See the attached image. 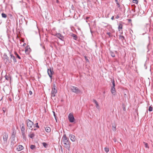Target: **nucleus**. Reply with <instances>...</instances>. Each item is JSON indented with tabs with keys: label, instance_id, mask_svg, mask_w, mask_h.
<instances>
[{
	"label": "nucleus",
	"instance_id": "9b49d317",
	"mask_svg": "<svg viewBox=\"0 0 153 153\" xmlns=\"http://www.w3.org/2000/svg\"><path fill=\"white\" fill-rule=\"evenodd\" d=\"M72 142H74L76 140V138L75 136L73 134H70L69 136Z\"/></svg>",
	"mask_w": 153,
	"mask_h": 153
},
{
	"label": "nucleus",
	"instance_id": "79ce46f5",
	"mask_svg": "<svg viewBox=\"0 0 153 153\" xmlns=\"http://www.w3.org/2000/svg\"><path fill=\"white\" fill-rule=\"evenodd\" d=\"M29 93L30 95H32L33 94L32 92L31 91H29Z\"/></svg>",
	"mask_w": 153,
	"mask_h": 153
},
{
	"label": "nucleus",
	"instance_id": "4be33fe9",
	"mask_svg": "<svg viewBox=\"0 0 153 153\" xmlns=\"http://www.w3.org/2000/svg\"><path fill=\"white\" fill-rule=\"evenodd\" d=\"M123 28V25L121 24H120L118 26V29L119 30H120L122 29Z\"/></svg>",
	"mask_w": 153,
	"mask_h": 153
},
{
	"label": "nucleus",
	"instance_id": "7ed1b4c3",
	"mask_svg": "<svg viewBox=\"0 0 153 153\" xmlns=\"http://www.w3.org/2000/svg\"><path fill=\"white\" fill-rule=\"evenodd\" d=\"M27 126L29 129L32 128L33 125V123L29 119H27L26 120Z\"/></svg>",
	"mask_w": 153,
	"mask_h": 153
},
{
	"label": "nucleus",
	"instance_id": "c9c22d12",
	"mask_svg": "<svg viewBox=\"0 0 153 153\" xmlns=\"http://www.w3.org/2000/svg\"><path fill=\"white\" fill-rule=\"evenodd\" d=\"M53 115H54V117H55V120H56V121L57 122V119L56 118V116L55 114V112L54 111H53Z\"/></svg>",
	"mask_w": 153,
	"mask_h": 153
},
{
	"label": "nucleus",
	"instance_id": "f704fd0d",
	"mask_svg": "<svg viewBox=\"0 0 153 153\" xmlns=\"http://www.w3.org/2000/svg\"><path fill=\"white\" fill-rule=\"evenodd\" d=\"M5 78L7 80H8L9 79V76H7V75H5Z\"/></svg>",
	"mask_w": 153,
	"mask_h": 153
},
{
	"label": "nucleus",
	"instance_id": "20e7f679",
	"mask_svg": "<svg viewBox=\"0 0 153 153\" xmlns=\"http://www.w3.org/2000/svg\"><path fill=\"white\" fill-rule=\"evenodd\" d=\"M3 138L4 140V143H7L8 139L7 134L6 133H4V134H3Z\"/></svg>",
	"mask_w": 153,
	"mask_h": 153
},
{
	"label": "nucleus",
	"instance_id": "6ab92c4d",
	"mask_svg": "<svg viewBox=\"0 0 153 153\" xmlns=\"http://www.w3.org/2000/svg\"><path fill=\"white\" fill-rule=\"evenodd\" d=\"M57 92V90L56 88H53L51 91V93L56 94Z\"/></svg>",
	"mask_w": 153,
	"mask_h": 153
},
{
	"label": "nucleus",
	"instance_id": "49530a36",
	"mask_svg": "<svg viewBox=\"0 0 153 153\" xmlns=\"http://www.w3.org/2000/svg\"><path fill=\"white\" fill-rule=\"evenodd\" d=\"M122 6L121 7L120 6V7L119 8L120 10L122 11Z\"/></svg>",
	"mask_w": 153,
	"mask_h": 153
},
{
	"label": "nucleus",
	"instance_id": "37998d69",
	"mask_svg": "<svg viewBox=\"0 0 153 153\" xmlns=\"http://www.w3.org/2000/svg\"><path fill=\"white\" fill-rule=\"evenodd\" d=\"M22 19H21V20H19V22L20 23V24H22Z\"/></svg>",
	"mask_w": 153,
	"mask_h": 153
},
{
	"label": "nucleus",
	"instance_id": "ddd939ff",
	"mask_svg": "<svg viewBox=\"0 0 153 153\" xmlns=\"http://www.w3.org/2000/svg\"><path fill=\"white\" fill-rule=\"evenodd\" d=\"M119 36V39L121 40L123 42L126 41L125 37L123 36L120 35Z\"/></svg>",
	"mask_w": 153,
	"mask_h": 153
},
{
	"label": "nucleus",
	"instance_id": "de8ad7c7",
	"mask_svg": "<svg viewBox=\"0 0 153 153\" xmlns=\"http://www.w3.org/2000/svg\"><path fill=\"white\" fill-rule=\"evenodd\" d=\"M119 18V16L118 15H117L116 17H115V18L116 19H118Z\"/></svg>",
	"mask_w": 153,
	"mask_h": 153
},
{
	"label": "nucleus",
	"instance_id": "6e6d98bb",
	"mask_svg": "<svg viewBox=\"0 0 153 153\" xmlns=\"http://www.w3.org/2000/svg\"><path fill=\"white\" fill-rule=\"evenodd\" d=\"M116 3L118 2V0H115Z\"/></svg>",
	"mask_w": 153,
	"mask_h": 153
},
{
	"label": "nucleus",
	"instance_id": "13d9d810",
	"mask_svg": "<svg viewBox=\"0 0 153 153\" xmlns=\"http://www.w3.org/2000/svg\"><path fill=\"white\" fill-rule=\"evenodd\" d=\"M34 130H36V129H34Z\"/></svg>",
	"mask_w": 153,
	"mask_h": 153
},
{
	"label": "nucleus",
	"instance_id": "f8f14e48",
	"mask_svg": "<svg viewBox=\"0 0 153 153\" xmlns=\"http://www.w3.org/2000/svg\"><path fill=\"white\" fill-rule=\"evenodd\" d=\"M23 146L21 145H19L16 148L17 150L18 151H20L24 149Z\"/></svg>",
	"mask_w": 153,
	"mask_h": 153
},
{
	"label": "nucleus",
	"instance_id": "4468645a",
	"mask_svg": "<svg viewBox=\"0 0 153 153\" xmlns=\"http://www.w3.org/2000/svg\"><path fill=\"white\" fill-rule=\"evenodd\" d=\"M111 93L114 95H115L116 94V91L115 88H111Z\"/></svg>",
	"mask_w": 153,
	"mask_h": 153
},
{
	"label": "nucleus",
	"instance_id": "423d86ee",
	"mask_svg": "<svg viewBox=\"0 0 153 153\" xmlns=\"http://www.w3.org/2000/svg\"><path fill=\"white\" fill-rule=\"evenodd\" d=\"M55 36L58 38L62 41H63L64 37L60 33H57L55 35Z\"/></svg>",
	"mask_w": 153,
	"mask_h": 153
},
{
	"label": "nucleus",
	"instance_id": "c85d7f7f",
	"mask_svg": "<svg viewBox=\"0 0 153 153\" xmlns=\"http://www.w3.org/2000/svg\"><path fill=\"white\" fill-rule=\"evenodd\" d=\"M153 108L151 106H150L149 107V111H152Z\"/></svg>",
	"mask_w": 153,
	"mask_h": 153
},
{
	"label": "nucleus",
	"instance_id": "3c124183",
	"mask_svg": "<svg viewBox=\"0 0 153 153\" xmlns=\"http://www.w3.org/2000/svg\"><path fill=\"white\" fill-rule=\"evenodd\" d=\"M14 142V141H13V140L12 141H11V145H12V146H13V144H12V143H13Z\"/></svg>",
	"mask_w": 153,
	"mask_h": 153
},
{
	"label": "nucleus",
	"instance_id": "c03bdc74",
	"mask_svg": "<svg viewBox=\"0 0 153 153\" xmlns=\"http://www.w3.org/2000/svg\"><path fill=\"white\" fill-rule=\"evenodd\" d=\"M28 51V49H25V52L26 53H28V52H27Z\"/></svg>",
	"mask_w": 153,
	"mask_h": 153
},
{
	"label": "nucleus",
	"instance_id": "1a4fd4ad",
	"mask_svg": "<svg viewBox=\"0 0 153 153\" xmlns=\"http://www.w3.org/2000/svg\"><path fill=\"white\" fill-rule=\"evenodd\" d=\"M10 56L11 59L13 60V62L14 63H16L17 62V60L16 59L15 57L12 54L10 53Z\"/></svg>",
	"mask_w": 153,
	"mask_h": 153
},
{
	"label": "nucleus",
	"instance_id": "f03ea898",
	"mask_svg": "<svg viewBox=\"0 0 153 153\" xmlns=\"http://www.w3.org/2000/svg\"><path fill=\"white\" fill-rule=\"evenodd\" d=\"M71 90L73 92L76 94L81 93L80 90L78 88L76 87L72 86L71 88Z\"/></svg>",
	"mask_w": 153,
	"mask_h": 153
},
{
	"label": "nucleus",
	"instance_id": "a878e982",
	"mask_svg": "<svg viewBox=\"0 0 153 153\" xmlns=\"http://www.w3.org/2000/svg\"><path fill=\"white\" fill-rule=\"evenodd\" d=\"M42 144L46 148L47 147L48 145L46 143L44 142L42 143Z\"/></svg>",
	"mask_w": 153,
	"mask_h": 153
},
{
	"label": "nucleus",
	"instance_id": "5fc2aeb1",
	"mask_svg": "<svg viewBox=\"0 0 153 153\" xmlns=\"http://www.w3.org/2000/svg\"><path fill=\"white\" fill-rule=\"evenodd\" d=\"M61 151L62 152L63 150H62V146H61Z\"/></svg>",
	"mask_w": 153,
	"mask_h": 153
},
{
	"label": "nucleus",
	"instance_id": "2eb2a0df",
	"mask_svg": "<svg viewBox=\"0 0 153 153\" xmlns=\"http://www.w3.org/2000/svg\"><path fill=\"white\" fill-rule=\"evenodd\" d=\"M93 102L95 103V104L96 105V106L97 108V109H99L100 108V106L98 104V103L97 102V101L95 99L93 100Z\"/></svg>",
	"mask_w": 153,
	"mask_h": 153
},
{
	"label": "nucleus",
	"instance_id": "393cba45",
	"mask_svg": "<svg viewBox=\"0 0 153 153\" xmlns=\"http://www.w3.org/2000/svg\"><path fill=\"white\" fill-rule=\"evenodd\" d=\"M1 16L3 18H6L7 17V15L4 13H1Z\"/></svg>",
	"mask_w": 153,
	"mask_h": 153
},
{
	"label": "nucleus",
	"instance_id": "39448f33",
	"mask_svg": "<svg viewBox=\"0 0 153 153\" xmlns=\"http://www.w3.org/2000/svg\"><path fill=\"white\" fill-rule=\"evenodd\" d=\"M68 119L70 122L73 123L74 122V118L73 115L71 113L69 114L68 116Z\"/></svg>",
	"mask_w": 153,
	"mask_h": 153
},
{
	"label": "nucleus",
	"instance_id": "a211bd4d",
	"mask_svg": "<svg viewBox=\"0 0 153 153\" xmlns=\"http://www.w3.org/2000/svg\"><path fill=\"white\" fill-rule=\"evenodd\" d=\"M45 131L49 133L51 131V129L49 127H46L45 128Z\"/></svg>",
	"mask_w": 153,
	"mask_h": 153
},
{
	"label": "nucleus",
	"instance_id": "9d476101",
	"mask_svg": "<svg viewBox=\"0 0 153 153\" xmlns=\"http://www.w3.org/2000/svg\"><path fill=\"white\" fill-rule=\"evenodd\" d=\"M4 57L5 58L4 60H5L6 62L10 63L12 61H10L9 60V57L7 55H4Z\"/></svg>",
	"mask_w": 153,
	"mask_h": 153
},
{
	"label": "nucleus",
	"instance_id": "603ef678",
	"mask_svg": "<svg viewBox=\"0 0 153 153\" xmlns=\"http://www.w3.org/2000/svg\"><path fill=\"white\" fill-rule=\"evenodd\" d=\"M113 140H114V141L115 142H116V138H114L113 139Z\"/></svg>",
	"mask_w": 153,
	"mask_h": 153
},
{
	"label": "nucleus",
	"instance_id": "412c9836",
	"mask_svg": "<svg viewBox=\"0 0 153 153\" xmlns=\"http://www.w3.org/2000/svg\"><path fill=\"white\" fill-rule=\"evenodd\" d=\"M29 136L30 138L33 139L35 136V134L34 133H32L29 134Z\"/></svg>",
	"mask_w": 153,
	"mask_h": 153
},
{
	"label": "nucleus",
	"instance_id": "e433bc0d",
	"mask_svg": "<svg viewBox=\"0 0 153 153\" xmlns=\"http://www.w3.org/2000/svg\"><path fill=\"white\" fill-rule=\"evenodd\" d=\"M35 126H36V127H37V128H39V126H38V123H36L35 124Z\"/></svg>",
	"mask_w": 153,
	"mask_h": 153
},
{
	"label": "nucleus",
	"instance_id": "4d7b16f0",
	"mask_svg": "<svg viewBox=\"0 0 153 153\" xmlns=\"http://www.w3.org/2000/svg\"><path fill=\"white\" fill-rule=\"evenodd\" d=\"M131 21V19H129V21Z\"/></svg>",
	"mask_w": 153,
	"mask_h": 153
},
{
	"label": "nucleus",
	"instance_id": "ea45409f",
	"mask_svg": "<svg viewBox=\"0 0 153 153\" xmlns=\"http://www.w3.org/2000/svg\"><path fill=\"white\" fill-rule=\"evenodd\" d=\"M107 34L109 36V37H110L111 36V33L110 32H108Z\"/></svg>",
	"mask_w": 153,
	"mask_h": 153
},
{
	"label": "nucleus",
	"instance_id": "b1692460",
	"mask_svg": "<svg viewBox=\"0 0 153 153\" xmlns=\"http://www.w3.org/2000/svg\"><path fill=\"white\" fill-rule=\"evenodd\" d=\"M22 135L23 137V138L24 140H25L26 139V137L25 136V133L24 132H22Z\"/></svg>",
	"mask_w": 153,
	"mask_h": 153
},
{
	"label": "nucleus",
	"instance_id": "8fccbe9b",
	"mask_svg": "<svg viewBox=\"0 0 153 153\" xmlns=\"http://www.w3.org/2000/svg\"><path fill=\"white\" fill-rule=\"evenodd\" d=\"M111 19L112 20H113L114 19V16H112L111 18Z\"/></svg>",
	"mask_w": 153,
	"mask_h": 153
},
{
	"label": "nucleus",
	"instance_id": "aec40b11",
	"mask_svg": "<svg viewBox=\"0 0 153 153\" xmlns=\"http://www.w3.org/2000/svg\"><path fill=\"white\" fill-rule=\"evenodd\" d=\"M111 82L112 84V86L111 87V88H115V85L114 80V79L111 80Z\"/></svg>",
	"mask_w": 153,
	"mask_h": 153
},
{
	"label": "nucleus",
	"instance_id": "0eeeda50",
	"mask_svg": "<svg viewBox=\"0 0 153 153\" xmlns=\"http://www.w3.org/2000/svg\"><path fill=\"white\" fill-rule=\"evenodd\" d=\"M47 72L49 77L51 78L52 77V75L53 73V70L51 69V68L50 69H48L47 70Z\"/></svg>",
	"mask_w": 153,
	"mask_h": 153
},
{
	"label": "nucleus",
	"instance_id": "4c0bfd02",
	"mask_svg": "<svg viewBox=\"0 0 153 153\" xmlns=\"http://www.w3.org/2000/svg\"><path fill=\"white\" fill-rule=\"evenodd\" d=\"M55 94L54 93H51V96L52 97H54L55 96Z\"/></svg>",
	"mask_w": 153,
	"mask_h": 153
},
{
	"label": "nucleus",
	"instance_id": "7c9ffc66",
	"mask_svg": "<svg viewBox=\"0 0 153 153\" xmlns=\"http://www.w3.org/2000/svg\"><path fill=\"white\" fill-rule=\"evenodd\" d=\"M104 150L106 152H108L109 151V148H108L105 147L104 148Z\"/></svg>",
	"mask_w": 153,
	"mask_h": 153
},
{
	"label": "nucleus",
	"instance_id": "2f4dec72",
	"mask_svg": "<svg viewBox=\"0 0 153 153\" xmlns=\"http://www.w3.org/2000/svg\"><path fill=\"white\" fill-rule=\"evenodd\" d=\"M132 1L134 3L137 4L138 3V1L137 0H133Z\"/></svg>",
	"mask_w": 153,
	"mask_h": 153
},
{
	"label": "nucleus",
	"instance_id": "09e8293b",
	"mask_svg": "<svg viewBox=\"0 0 153 153\" xmlns=\"http://www.w3.org/2000/svg\"><path fill=\"white\" fill-rule=\"evenodd\" d=\"M71 8H72V10H74V7L73 6V5H72Z\"/></svg>",
	"mask_w": 153,
	"mask_h": 153
},
{
	"label": "nucleus",
	"instance_id": "bf43d9fd",
	"mask_svg": "<svg viewBox=\"0 0 153 153\" xmlns=\"http://www.w3.org/2000/svg\"><path fill=\"white\" fill-rule=\"evenodd\" d=\"M87 1H89V0H87Z\"/></svg>",
	"mask_w": 153,
	"mask_h": 153
},
{
	"label": "nucleus",
	"instance_id": "a18cd8bd",
	"mask_svg": "<svg viewBox=\"0 0 153 153\" xmlns=\"http://www.w3.org/2000/svg\"><path fill=\"white\" fill-rule=\"evenodd\" d=\"M85 60H86V61H87V62H88L89 61V60H88V59H87V58L85 56Z\"/></svg>",
	"mask_w": 153,
	"mask_h": 153
},
{
	"label": "nucleus",
	"instance_id": "864d4df0",
	"mask_svg": "<svg viewBox=\"0 0 153 153\" xmlns=\"http://www.w3.org/2000/svg\"><path fill=\"white\" fill-rule=\"evenodd\" d=\"M53 88H56V85H55V84H54L53 85Z\"/></svg>",
	"mask_w": 153,
	"mask_h": 153
},
{
	"label": "nucleus",
	"instance_id": "f3484780",
	"mask_svg": "<svg viewBox=\"0 0 153 153\" xmlns=\"http://www.w3.org/2000/svg\"><path fill=\"white\" fill-rule=\"evenodd\" d=\"M71 36L74 38V40H77V36H76V34H74V33H72L71 35Z\"/></svg>",
	"mask_w": 153,
	"mask_h": 153
},
{
	"label": "nucleus",
	"instance_id": "bb28decb",
	"mask_svg": "<svg viewBox=\"0 0 153 153\" xmlns=\"http://www.w3.org/2000/svg\"><path fill=\"white\" fill-rule=\"evenodd\" d=\"M144 143L145 146V148H149V147L148 146V144L147 143H146L145 142H144Z\"/></svg>",
	"mask_w": 153,
	"mask_h": 153
},
{
	"label": "nucleus",
	"instance_id": "72a5a7b5",
	"mask_svg": "<svg viewBox=\"0 0 153 153\" xmlns=\"http://www.w3.org/2000/svg\"><path fill=\"white\" fill-rule=\"evenodd\" d=\"M112 130L113 131H115L116 130V126H112Z\"/></svg>",
	"mask_w": 153,
	"mask_h": 153
},
{
	"label": "nucleus",
	"instance_id": "dca6fc26",
	"mask_svg": "<svg viewBox=\"0 0 153 153\" xmlns=\"http://www.w3.org/2000/svg\"><path fill=\"white\" fill-rule=\"evenodd\" d=\"M22 126L21 128V131L22 132H23L25 130V125L24 123H22Z\"/></svg>",
	"mask_w": 153,
	"mask_h": 153
},
{
	"label": "nucleus",
	"instance_id": "6e6552de",
	"mask_svg": "<svg viewBox=\"0 0 153 153\" xmlns=\"http://www.w3.org/2000/svg\"><path fill=\"white\" fill-rule=\"evenodd\" d=\"M16 133L15 130L14 129H13V130L11 136V138L14 141Z\"/></svg>",
	"mask_w": 153,
	"mask_h": 153
},
{
	"label": "nucleus",
	"instance_id": "cd10ccee",
	"mask_svg": "<svg viewBox=\"0 0 153 153\" xmlns=\"http://www.w3.org/2000/svg\"><path fill=\"white\" fill-rule=\"evenodd\" d=\"M111 56L112 57H114L115 56V54L113 52H111Z\"/></svg>",
	"mask_w": 153,
	"mask_h": 153
},
{
	"label": "nucleus",
	"instance_id": "58836bf2",
	"mask_svg": "<svg viewBox=\"0 0 153 153\" xmlns=\"http://www.w3.org/2000/svg\"><path fill=\"white\" fill-rule=\"evenodd\" d=\"M116 4H117V7H118L120 8V4L119 3V2H117V3H116Z\"/></svg>",
	"mask_w": 153,
	"mask_h": 153
},
{
	"label": "nucleus",
	"instance_id": "f257e3e1",
	"mask_svg": "<svg viewBox=\"0 0 153 153\" xmlns=\"http://www.w3.org/2000/svg\"><path fill=\"white\" fill-rule=\"evenodd\" d=\"M61 141L64 146L68 151H69L71 143L69 140V138L66 137L65 134H64L62 137Z\"/></svg>",
	"mask_w": 153,
	"mask_h": 153
},
{
	"label": "nucleus",
	"instance_id": "c756f323",
	"mask_svg": "<svg viewBox=\"0 0 153 153\" xmlns=\"http://www.w3.org/2000/svg\"><path fill=\"white\" fill-rule=\"evenodd\" d=\"M30 149H34L35 147H36V146L35 145H31L30 146Z\"/></svg>",
	"mask_w": 153,
	"mask_h": 153
},
{
	"label": "nucleus",
	"instance_id": "473e14b6",
	"mask_svg": "<svg viewBox=\"0 0 153 153\" xmlns=\"http://www.w3.org/2000/svg\"><path fill=\"white\" fill-rule=\"evenodd\" d=\"M3 111L4 113L5 111H6L7 109L5 108H2Z\"/></svg>",
	"mask_w": 153,
	"mask_h": 153
},
{
	"label": "nucleus",
	"instance_id": "a19ab883",
	"mask_svg": "<svg viewBox=\"0 0 153 153\" xmlns=\"http://www.w3.org/2000/svg\"><path fill=\"white\" fill-rule=\"evenodd\" d=\"M90 18V17H86L85 18V19L86 20V22H88V21H87V20L89 18Z\"/></svg>",
	"mask_w": 153,
	"mask_h": 153
},
{
	"label": "nucleus",
	"instance_id": "5701e85b",
	"mask_svg": "<svg viewBox=\"0 0 153 153\" xmlns=\"http://www.w3.org/2000/svg\"><path fill=\"white\" fill-rule=\"evenodd\" d=\"M14 54L16 56V57L18 58L19 59H21V58L20 56L16 52H15Z\"/></svg>",
	"mask_w": 153,
	"mask_h": 153
}]
</instances>
